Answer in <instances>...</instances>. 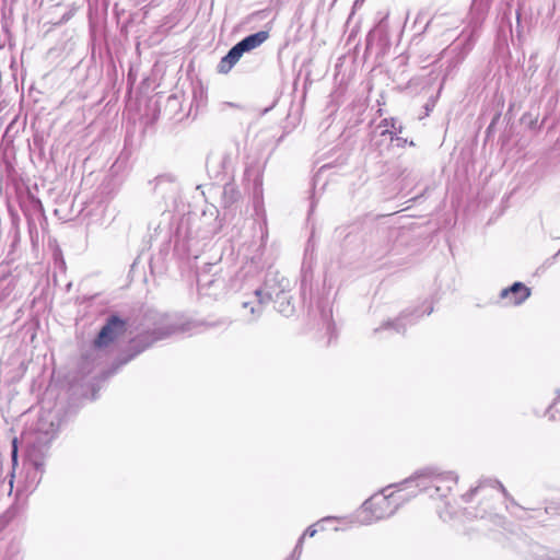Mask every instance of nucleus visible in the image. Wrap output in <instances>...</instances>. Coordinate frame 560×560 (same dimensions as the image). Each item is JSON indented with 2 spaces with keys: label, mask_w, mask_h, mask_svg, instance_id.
Here are the masks:
<instances>
[{
  "label": "nucleus",
  "mask_w": 560,
  "mask_h": 560,
  "mask_svg": "<svg viewBox=\"0 0 560 560\" xmlns=\"http://www.w3.org/2000/svg\"><path fill=\"white\" fill-rule=\"evenodd\" d=\"M260 260L261 253L253 256L250 261L245 266L247 273L250 272L253 268L256 270H262L266 267H268V272L264 284L255 288L253 292L241 302V310L244 319L248 323L256 322L271 300L275 301V307L280 314L285 317L293 315L294 305L291 302V296L284 291L288 280L281 278V280L278 281L280 289L279 291H276L275 287L271 284V279H269V277L273 275L270 270L271 266L269 262H261Z\"/></svg>",
  "instance_id": "f257e3e1"
},
{
  "label": "nucleus",
  "mask_w": 560,
  "mask_h": 560,
  "mask_svg": "<svg viewBox=\"0 0 560 560\" xmlns=\"http://www.w3.org/2000/svg\"><path fill=\"white\" fill-rule=\"evenodd\" d=\"M458 482V475L453 470H444L438 466H427L418 469L400 482L401 490H409L415 498L420 492H427L431 498L444 499Z\"/></svg>",
  "instance_id": "f03ea898"
},
{
  "label": "nucleus",
  "mask_w": 560,
  "mask_h": 560,
  "mask_svg": "<svg viewBox=\"0 0 560 560\" xmlns=\"http://www.w3.org/2000/svg\"><path fill=\"white\" fill-rule=\"evenodd\" d=\"M411 499L409 490H401L400 482L389 485L364 501L358 514V521L362 525L387 518L395 514L400 505Z\"/></svg>",
  "instance_id": "7ed1b4c3"
},
{
  "label": "nucleus",
  "mask_w": 560,
  "mask_h": 560,
  "mask_svg": "<svg viewBox=\"0 0 560 560\" xmlns=\"http://www.w3.org/2000/svg\"><path fill=\"white\" fill-rule=\"evenodd\" d=\"M55 385H49L40 401V415L37 417V455L39 446H47L56 436L65 418V402L59 400ZM37 458V471L39 470Z\"/></svg>",
  "instance_id": "20e7f679"
},
{
  "label": "nucleus",
  "mask_w": 560,
  "mask_h": 560,
  "mask_svg": "<svg viewBox=\"0 0 560 560\" xmlns=\"http://www.w3.org/2000/svg\"><path fill=\"white\" fill-rule=\"evenodd\" d=\"M184 330V324H182L175 316L160 315L152 331L140 334L130 341L128 347V351H130V353L120 361V365L132 360L154 342Z\"/></svg>",
  "instance_id": "39448f33"
},
{
  "label": "nucleus",
  "mask_w": 560,
  "mask_h": 560,
  "mask_svg": "<svg viewBox=\"0 0 560 560\" xmlns=\"http://www.w3.org/2000/svg\"><path fill=\"white\" fill-rule=\"evenodd\" d=\"M197 287L201 295L218 298L226 290V278L218 264H206L197 272Z\"/></svg>",
  "instance_id": "423d86ee"
},
{
  "label": "nucleus",
  "mask_w": 560,
  "mask_h": 560,
  "mask_svg": "<svg viewBox=\"0 0 560 560\" xmlns=\"http://www.w3.org/2000/svg\"><path fill=\"white\" fill-rule=\"evenodd\" d=\"M127 327V322L118 315L108 316L94 340V347L97 349L108 347L110 343L125 336Z\"/></svg>",
  "instance_id": "0eeeda50"
},
{
  "label": "nucleus",
  "mask_w": 560,
  "mask_h": 560,
  "mask_svg": "<svg viewBox=\"0 0 560 560\" xmlns=\"http://www.w3.org/2000/svg\"><path fill=\"white\" fill-rule=\"evenodd\" d=\"M415 319V312L405 311L397 318L384 322L378 328L374 329V332L393 329L398 334H404L407 325H412L416 322Z\"/></svg>",
  "instance_id": "6e6552de"
},
{
  "label": "nucleus",
  "mask_w": 560,
  "mask_h": 560,
  "mask_svg": "<svg viewBox=\"0 0 560 560\" xmlns=\"http://www.w3.org/2000/svg\"><path fill=\"white\" fill-rule=\"evenodd\" d=\"M530 295V289L522 282H514L511 287L501 291L500 298H510L513 305H520L525 302Z\"/></svg>",
  "instance_id": "1a4fd4ad"
},
{
  "label": "nucleus",
  "mask_w": 560,
  "mask_h": 560,
  "mask_svg": "<svg viewBox=\"0 0 560 560\" xmlns=\"http://www.w3.org/2000/svg\"><path fill=\"white\" fill-rule=\"evenodd\" d=\"M233 163V155L231 152L212 153L207 160V166L213 170L217 174L226 172Z\"/></svg>",
  "instance_id": "9d476101"
},
{
  "label": "nucleus",
  "mask_w": 560,
  "mask_h": 560,
  "mask_svg": "<svg viewBox=\"0 0 560 560\" xmlns=\"http://www.w3.org/2000/svg\"><path fill=\"white\" fill-rule=\"evenodd\" d=\"M269 38V32L268 31H259L257 33L250 34L246 37H244L242 40L237 43L240 49L245 54L247 51H250L257 47H259L261 44H264Z\"/></svg>",
  "instance_id": "9b49d317"
},
{
  "label": "nucleus",
  "mask_w": 560,
  "mask_h": 560,
  "mask_svg": "<svg viewBox=\"0 0 560 560\" xmlns=\"http://www.w3.org/2000/svg\"><path fill=\"white\" fill-rule=\"evenodd\" d=\"M243 51L242 49H240L238 45L235 44L229 51L228 54L222 57V59L220 60L219 65H218V71L220 73H229L231 71V69L237 63V61L241 59V57L243 56Z\"/></svg>",
  "instance_id": "f8f14e48"
},
{
  "label": "nucleus",
  "mask_w": 560,
  "mask_h": 560,
  "mask_svg": "<svg viewBox=\"0 0 560 560\" xmlns=\"http://www.w3.org/2000/svg\"><path fill=\"white\" fill-rule=\"evenodd\" d=\"M485 487H490L492 489L500 490L505 498L509 497V493L504 486L495 479H485L479 482V485L475 488H471L468 492L463 494V500L465 502H469L479 491H481Z\"/></svg>",
  "instance_id": "ddd939ff"
},
{
  "label": "nucleus",
  "mask_w": 560,
  "mask_h": 560,
  "mask_svg": "<svg viewBox=\"0 0 560 560\" xmlns=\"http://www.w3.org/2000/svg\"><path fill=\"white\" fill-rule=\"evenodd\" d=\"M218 210L215 207H211L209 209V214L207 211L202 212L201 220L205 221V224H207V229L205 231V235H214L220 230L221 225L218 222Z\"/></svg>",
  "instance_id": "4468645a"
},
{
  "label": "nucleus",
  "mask_w": 560,
  "mask_h": 560,
  "mask_svg": "<svg viewBox=\"0 0 560 560\" xmlns=\"http://www.w3.org/2000/svg\"><path fill=\"white\" fill-rule=\"evenodd\" d=\"M378 128H384L381 132V136H389L390 141H394V133L401 132L402 126H397V120L395 118H385L378 125Z\"/></svg>",
  "instance_id": "2eb2a0df"
},
{
  "label": "nucleus",
  "mask_w": 560,
  "mask_h": 560,
  "mask_svg": "<svg viewBox=\"0 0 560 560\" xmlns=\"http://www.w3.org/2000/svg\"><path fill=\"white\" fill-rule=\"evenodd\" d=\"M534 560H560V552L545 547H537L536 551H534Z\"/></svg>",
  "instance_id": "dca6fc26"
},
{
  "label": "nucleus",
  "mask_w": 560,
  "mask_h": 560,
  "mask_svg": "<svg viewBox=\"0 0 560 560\" xmlns=\"http://www.w3.org/2000/svg\"><path fill=\"white\" fill-rule=\"evenodd\" d=\"M303 544H304V536H301L299 538L292 553L285 560H300V557L302 555Z\"/></svg>",
  "instance_id": "f3484780"
},
{
  "label": "nucleus",
  "mask_w": 560,
  "mask_h": 560,
  "mask_svg": "<svg viewBox=\"0 0 560 560\" xmlns=\"http://www.w3.org/2000/svg\"><path fill=\"white\" fill-rule=\"evenodd\" d=\"M49 247L54 249V258H55L56 264L59 262L60 267H62L65 265V261L62 260L61 252L57 247L56 241H49Z\"/></svg>",
  "instance_id": "a211bd4d"
},
{
  "label": "nucleus",
  "mask_w": 560,
  "mask_h": 560,
  "mask_svg": "<svg viewBox=\"0 0 560 560\" xmlns=\"http://www.w3.org/2000/svg\"><path fill=\"white\" fill-rule=\"evenodd\" d=\"M316 533H317V529L314 527V525H312L306 528V530L304 532V534L302 536H304V538L306 536L314 537L316 535Z\"/></svg>",
  "instance_id": "6ab92c4d"
},
{
  "label": "nucleus",
  "mask_w": 560,
  "mask_h": 560,
  "mask_svg": "<svg viewBox=\"0 0 560 560\" xmlns=\"http://www.w3.org/2000/svg\"><path fill=\"white\" fill-rule=\"evenodd\" d=\"M399 133H400V132H395V133H394V140H396V141H397V145H404V144L407 142V140H406V139H404V138H401V137H399V136H398Z\"/></svg>",
  "instance_id": "aec40b11"
},
{
  "label": "nucleus",
  "mask_w": 560,
  "mask_h": 560,
  "mask_svg": "<svg viewBox=\"0 0 560 560\" xmlns=\"http://www.w3.org/2000/svg\"><path fill=\"white\" fill-rule=\"evenodd\" d=\"M557 402H558V399L549 407V409L547 411V413L549 415V419L550 420H556V416H555L552 410L556 407Z\"/></svg>",
  "instance_id": "412c9836"
},
{
  "label": "nucleus",
  "mask_w": 560,
  "mask_h": 560,
  "mask_svg": "<svg viewBox=\"0 0 560 560\" xmlns=\"http://www.w3.org/2000/svg\"><path fill=\"white\" fill-rule=\"evenodd\" d=\"M171 180V177L168 176H159L156 177L155 182H156V187H159L160 185H162L164 182H167V180Z\"/></svg>",
  "instance_id": "4be33fe9"
},
{
  "label": "nucleus",
  "mask_w": 560,
  "mask_h": 560,
  "mask_svg": "<svg viewBox=\"0 0 560 560\" xmlns=\"http://www.w3.org/2000/svg\"><path fill=\"white\" fill-rule=\"evenodd\" d=\"M16 440H13V450H12V458H13V462H16Z\"/></svg>",
  "instance_id": "5701e85b"
},
{
  "label": "nucleus",
  "mask_w": 560,
  "mask_h": 560,
  "mask_svg": "<svg viewBox=\"0 0 560 560\" xmlns=\"http://www.w3.org/2000/svg\"><path fill=\"white\" fill-rule=\"evenodd\" d=\"M228 192H231V194H234L235 190L232 186H225L224 187V194L226 195Z\"/></svg>",
  "instance_id": "b1692460"
},
{
  "label": "nucleus",
  "mask_w": 560,
  "mask_h": 560,
  "mask_svg": "<svg viewBox=\"0 0 560 560\" xmlns=\"http://www.w3.org/2000/svg\"><path fill=\"white\" fill-rule=\"evenodd\" d=\"M336 520V517L334 516H326V517H323L319 523H325V522H330V521H334Z\"/></svg>",
  "instance_id": "393cba45"
},
{
  "label": "nucleus",
  "mask_w": 560,
  "mask_h": 560,
  "mask_svg": "<svg viewBox=\"0 0 560 560\" xmlns=\"http://www.w3.org/2000/svg\"><path fill=\"white\" fill-rule=\"evenodd\" d=\"M476 517H480V518H485L486 517V512H482V513H476L475 514Z\"/></svg>",
  "instance_id": "a878e982"
},
{
  "label": "nucleus",
  "mask_w": 560,
  "mask_h": 560,
  "mask_svg": "<svg viewBox=\"0 0 560 560\" xmlns=\"http://www.w3.org/2000/svg\"><path fill=\"white\" fill-rule=\"evenodd\" d=\"M36 205H37V212H38L39 210H42V203L38 199L36 201Z\"/></svg>",
  "instance_id": "bb28decb"
},
{
  "label": "nucleus",
  "mask_w": 560,
  "mask_h": 560,
  "mask_svg": "<svg viewBox=\"0 0 560 560\" xmlns=\"http://www.w3.org/2000/svg\"><path fill=\"white\" fill-rule=\"evenodd\" d=\"M432 311H433V308H432V307H429L424 313H425L427 315H430V314L432 313Z\"/></svg>",
  "instance_id": "cd10ccee"
},
{
  "label": "nucleus",
  "mask_w": 560,
  "mask_h": 560,
  "mask_svg": "<svg viewBox=\"0 0 560 560\" xmlns=\"http://www.w3.org/2000/svg\"><path fill=\"white\" fill-rule=\"evenodd\" d=\"M433 106H434V105H431V106H430L429 104H427V105H425V109H427V112H430V110H431V108H432Z\"/></svg>",
  "instance_id": "c85d7f7f"
},
{
  "label": "nucleus",
  "mask_w": 560,
  "mask_h": 560,
  "mask_svg": "<svg viewBox=\"0 0 560 560\" xmlns=\"http://www.w3.org/2000/svg\"><path fill=\"white\" fill-rule=\"evenodd\" d=\"M550 510H552V508H546V509H545V512H546V513H550Z\"/></svg>",
  "instance_id": "c756f323"
},
{
  "label": "nucleus",
  "mask_w": 560,
  "mask_h": 560,
  "mask_svg": "<svg viewBox=\"0 0 560 560\" xmlns=\"http://www.w3.org/2000/svg\"><path fill=\"white\" fill-rule=\"evenodd\" d=\"M430 25V21L427 22L425 26H424V31L429 27Z\"/></svg>",
  "instance_id": "7c9ffc66"
},
{
  "label": "nucleus",
  "mask_w": 560,
  "mask_h": 560,
  "mask_svg": "<svg viewBox=\"0 0 560 560\" xmlns=\"http://www.w3.org/2000/svg\"><path fill=\"white\" fill-rule=\"evenodd\" d=\"M558 399H560V389H557Z\"/></svg>",
  "instance_id": "2f4dec72"
},
{
  "label": "nucleus",
  "mask_w": 560,
  "mask_h": 560,
  "mask_svg": "<svg viewBox=\"0 0 560 560\" xmlns=\"http://www.w3.org/2000/svg\"><path fill=\"white\" fill-rule=\"evenodd\" d=\"M511 504L517 505L516 502L513 499H511Z\"/></svg>",
  "instance_id": "473e14b6"
}]
</instances>
